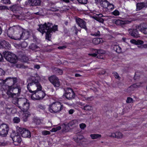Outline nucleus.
Returning <instances> with one entry per match:
<instances>
[{
  "label": "nucleus",
  "mask_w": 147,
  "mask_h": 147,
  "mask_svg": "<svg viewBox=\"0 0 147 147\" xmlns=\"http://www.w3.org/2000/svg\"><path fill=\"white\" fill-rule=\"evenodd\" d=\"M66 48V46H62L59 47H58V49H63Z\"/></svg>",
  "instance_id": "obj_57"
},
{
  "label": "nucleus",
  "mask_w": 147,
  "mask_h": 147,
  "mask_svg": "<svg viewBox=\"0 0 147 147\" xmlns=\"http://www.w3.org/2000/svg\"><path fill=\"white\" fill-rule=\"evenodd\" d=\"M61 128L60 126H58L56 127L53 128L51 130V132H55L57 131L60 130Z\"/></svg>",
  "instance_id": "obj_35"
},
{
  "label": "nucleus",
  "mask_w": 147,
  "mask_h": 147,
  "mask_svg": "<svg viewBox=\"0 0 147 147\" xmlns=\"http://www.w3.org/2000/svg\"><path fill=\"white\" fill-rule=\"evenodd\" d=\"M4 57L3 54L0 53V62L4 61Z\"/></svg>",
  "instance_id": "obj_46"
},
{
  "label": "nucleus",
  "mask_w": 147,
  "mask_h": 147,
  "mask_svg": "<svg viewBox=\"0 0 147 147\" xmlns=\"http://www.w3.org/2000/svg\"><path fill=\"white\" fill-rule=\"evenodd\" d=\"M74 28L76 30L75 34L77 35L78 30L75 26L74 27Z\"/></svg>",
  "instance_id": "obj_64"
},
{
  "label": "nucleus",
  "mask_w": 147,
  "mask_h": 147,
  "mask_svg": "<svg viewBox=\"0 0 147 147\" xmlns=\"http://www.w3.org/2000/svg\"><path fill=\"white\" fill-rule=\"evenodd\" d=\"M16 131L18 134H20L23 137L30 138L31 137L30 132L26 129L17 126L16 127Z\"/></svg>",
  "instance_id": "obj_7"
},
{
  "label": "nucleus",
  "mask_w": 147,
  "mask_h": 147,
  "mask_svg": "<svg viewBox=\"0 0 147 147\" xmlns=\"http://www.w3.org/2000/svg\"><path fill=\"white\" fill-rule=\"evenodd\" d=\"M133 100V99L132 98L129 97L127 98L126 102L127 103H131L132 102Z\"/></svg>",
  "instance_id": "obj_45"
},
{
  "label": "nucleus",
  "mask_w": 147,
  "mask_h": 147,
  "mask_svg": "<svg viewBox=\"0 0 147 147\" xmlns=\"http://www.w3.org/2000/svg\"><path fill=\"white\" fill-rule=\"evenodd\" d=\"M137 28H130L128 29V31L129 34L131 36L135 38L139 37V34Z\"/></svg>",
  "instance_id": "obj_14"
},
{
  "label": "nucleus",
  "mask_w": 147,
  "mask_h": 147,
  "mask_svg": "<svg viewBox=\"0 0 147 147\" xmlns=\"http://www.w3.org/2000/svg\"><path fill=\"white\" fill-rule=\"evenodd\" d=\"M37 94L39 100L43 99L45 95V93L42 91H37Z\"/></svg>",
  "instance_id": "obj_23"
},
{
  "label": "nucleus",
  "mask_w": 147,
  "mask_h": 147,
  "mask_svg": "<svg viewBox=\"0 0 147 147\" xmlns=\"http://www.w3.org/2000/svg\"><path fill=\"white\" fill-rule=\"evenodd\" d=\"M12 139L13 142H18V143H20L22 141L20 136L18 134L16 136H13L12 138Z\"/></svg>",
  "instance_id": "obj_22"
},
{
  "label": "nucleus",
  "mask_w": 147,
  "mask_h": 147,
  "mask_svg": "<svg viewBox=\"0 0 147 147\" xmlns=\"http://www.w3.org/2000/svg\"><path fill=\"white\" fill-rule=\"evenodd\" d=\"M9 80V82L12 83V85L8 86L9 88L7 94L9 97L12 98V102L16 106L18 105V98H16L17 96H19L21 91V88L20 86H14L15 84L17 82V78H16L8 77L5 80H1V81L4 83L7 80Z\"/></svg>",
  "instance_id": "obj_1"
},
{
  "label": "nucleus",
  "mask_w": 147,
  "mask_h": 147,
  "mask_svg": "<svg viewBox=\"0 0 147 147\" xmlns=\"http://www.w3.org/2000/svg\"><path fill=\"white\" fill-rule=\"evenodd\" d=\"M77 1L81 4H86L87 3L88 0H77Z\"/></svg>",
  "instance_id": "obj_42"
},
{
  "label": "nucleus",
  "mask_w": 147,
  "mask_h": 147,
  "mask_svg": "<svg viewBox=\"0 0 147 147\" xmlns=\"http://www.w3.org/2000/svg\"><path fill=\"white\" fill-rule=\"evenodd\" d=\"M100 4L102 6L105 8H107L108 6L111 5L113 6V5L111 4H110L107 0H106V1H105L100 2Z\"/></svg>",
  "instance_id": "obj_20"
},
{
  "label": "nucleus",
  "mask_w": 147,
  "mask_h": 147,
  "mask_svg": "<svg viewBox=\"0 0 147 147\" xmlns=\"http://www.w3.org/2000/svg\"><path fill=\"white\" fill-rule=\"evenodd\" d=\"M115 49H116V51L118 53H121V48L119 46H116L114 48Z\"/></svg>",
  "instance_id": "obj_39"
},
{
  "label": "nucleus",
  "mask_w": 147,
  "mask_h": 147,
  "mask_svg": "<svg viewBox=\"0 0 147 147\" xmlns=\"http://www.w3.org/2000/svg\"><path fill=\"white\" fill-rule=\"evenodd\" d=\"M39 107L42 109H45V107L42 105H40L39 106Z\"/></svg>",
  "instance_id": "obj_63"
},
{
  "label": "nucleus",
  "mask_w": 147,
  "mask_h": 147,
  "mask_svg": "<svg viewBox=\"0 0 147 147\" xmlns=\"http://www.w3.org/2000/svg\"><path fill=\"white\" fill-rule=\"evenodd\" d=\"M56 73L59 75H61L63 74V71L62 70L58 68H56L55 69Z\"/></svg>",
  "instance_id": "obj_37"
},
{
  "label": "nucleus",
  "mask_w": 147,
  "mask_h": 147,
  "mask_svg": "<svg viewBox=\"0 0 147 147\" xmlns=\"http://www.w3.org/2000/svg\"><path fill=\"white\" fill-rule=\"evenodd\" d=\"M88 55L90 56H92L94 57H96V56H97V54L96 53H90L88 54Z\"/></svg>",
  "instance_id": "obj_59"
},
{
  "label": "nucleus",
  "mask_w": 147,
  "mask_h": 147,
  "mask_svg": "<svg viewBox=\"0 0 147 147\" xmlns=\"http://www.w3.org/2000/svg\"><path fill=\"white\" fill-rule=\"evenodd\" d=\"M94 99V98L93 96H90L87 98H85V100L88 101H91Z\"/></svg>",
  "instance_id": "obj_50"
},
{
  "label": "nucleus",
  "mask_w": 147,
  "mask_h": 147,
  "mask_svg": "<svg viewBox=\"0 0 147 147\" xmlns=\"http://www.w3.org/2000/svg\"><path fill=\"white\" fill-rule=\"evenodd\" d=\"M97 57L98 59H103V57L102 55H98L97 56Z\"/></svg>",
  "instance_id": "obj_62"
},
{
  "label": "nucleus",
  "mask_w": 147,
  "mask_h": 147,
  "mask_svg": "<svg viewBox=\"0 0 147 147\" xmlns=\"http://www.w3.org/2000/svg\"><path fill=\"white\" fill-rule=\"evenodd\" d=\"M116 138H121L122 137V134L120 132H117L115 133Z\"/></svg>",
  "instance_id": "obj_33"
},
{
  "label": "nucleus",
  "mask_w": 147,
  "mask_h": 147,
  "mask_svg": "<svg viewBox=\"0 0 147 147\" xmlns=\"http://www.w3.org/2000/svg\"><path fill=\"white\" fill-rule=\"evenodd\" d=\"M90 136L93 139H95L98 138H100L101 137L100 134H91L90 135Z\"/></svg>",
  "instance_id": "obj_26"
},
{
  "label": "nucleus",
  "mask_w": 147,
  "mask_h": 147,
  "mask_svg": "<svg viewBox=\"0 0 147 147\" xmlns=\"http://www.w3.org/2000/svg\"><path fill=\"white\" fill-rule=\"evenodd\" d=\"M80 127L82 129H84V128L86 126V125L84 123H82L80 124Z\"/></svg>",
  "instance_id": "obj_51"
},
{
  "label": "nucleus",
  "mask_w": 147,
  "mask_h": 147,
  "mask_svg": "<svg viewBox=\"0 0 147 147\" xmlns=\"http://www.w3.org/2000/svg\"><path fill=\"white\" fill-rule=\"evenodd\" d=\"M28 2L31 6H38L41 3L40 0H28Z\"/></svg>",
  "instance_id": "obj_17"
},
{
  "label": "nucleus",
  "mask_w": 147,
  "mask_h": 147,
  "mask_svg": "<svg viewBox=\"0 0 147 147\" xmlns=\"http://www.w3.org/2000/svg\"><path fill=\"white\" fill-rule=\"evenodd\" d=\"M113 14L115 16H118L119 14V12L117 10H115L112 12Z\"/></svg>",
  "instance_id": "obj_48"
},
{
  "label": "nucleus",
  "mask_w": 147,
  "mask_h": 147,
  "mask_svg": "<svg viewBox=\"0 0 147 147\" xmlns=\"http://www.w3.org/2000/svg\"><path fill=\"white\" fill-rule=\"evenodd\" d=\"M4 73L5 72L1 68H0V76L4 74Z\"/></svg>",
  "instance_id": "obj_55"
},
{
  "label": "nucleus",
  "mask_w": 147,
  "mask_h": 147,
  "mask_svg": "<svg viewBox=\"0 0 147 147\" xmlns=\"http://www.w3.org/2000/svg\"><path fill=\"white\" fill-rule=\"evenodd\" d=\"M83 109L86 111H89L92 109V107L90 106L87 105L84 107Z\"/></svg>",
  "instance_id": "obj_36"
},
{
  "label": "nucleus",
  "mask_w": 147,
  "mask_h": 147,
  "mask_svg": "<svg viewBox=\"0 0 147 147\" xmlns=\"http://www.w3.org/2000/svg\"><path fill=\"white\" fill-rule=\"evenodd\" d=\"M102 38H95L92 40L93 43L95 45H97L102 42L101 40Z\"/></svg>",
  "instance_id": "obj_24"
},
{
  "label": "nucleus",
  "mask_w": 147,
  "mask_h": 147,
  "mask_svg": "<svg viewBox=\"0 0 147 147\" xmlns=\"http://www.w3.org/2000/svg\"><path fill=\"white\" fill-rule=\"evenodd\" d=\"M16 67L18 68L26 69L28 68L27 66H25L23 64H17L16 65Z\"/></svg>",
  "instance_id": "obj_28"
},
{
  "label": "nucleus",
  "mask_w": 147,
  "mask_h": 147,
  "mask_svg": "<svg viewBox=\"0 0 147 147\" xmlns=\"http://www.w3.org/2000/svg\"><path fill=\"white\" fill-rule=\"evenodd\" d=\"M93 18L96 20L102 23H103L104 21V19L103 18H101L94 16L93 17Z\"/></svg>",
  "instance_id": "obj_34"
},
{
  "label": "nucleus",
  "mask_w": 147,
  "mask_h": 147,
  "mask_svg": "<svg viewBox=\"0 0 147 147\" xmlns=\"http://www.w3.org/2000/svg\"><path fill=\"white\" fill-rule=\"evenodd\" d=\"M1 2L2 3L5 4H10V0H2Z\"/></svg>",
  "instance_id": "obj_47"
},
{
  "label": "nucleus",
  "mask_w": 147,
  "mask_h": 147,
  "mask_svg": "<svg viewBox=\"0 0 147 147\" xmlns=\"http://www.w3.org/2000/svg\"><path fill=\"white\" fill-rule=\"evenodd\" d=\"M74 110L73 109H71L69 111V113L70 114H72L74 112Z\"/></svg>",
  "instance_id": "obj_58"
},
{
  "label": "nucleus",
  "mask_w": 147,
  "mask_h": 147,
  "mask_svg": "<svg viewBox=\"0 0 147 147\" xmlns=\"http://www.w3.org/2000/svg\"><path fill=\"white\" fill-rule=\"evenodd\" d=\"M76 21L77 24L80 27L86 30H87V29L86 26V23L84 20L78 18L76 19Z\"/></svg>",
  "instance_id": "obj_16"
},
{
  "label": "nucleus",
  "mask_w": 147,
  "mask_h": 147,
  "mask_svg": "<svg viewBox=\"0 0 147 147\" xmlns=\"http://www.w3.org/2000/svg\"><path fill=\"white\" fill-rule=\"evenodd\" d=\"M7 50H9L11 48V45L9 42L5 41H3L0 42V46Z\"/></svg>",
  "instance_id": "obj_18"
},
{
  "label": "nucleus",
  "mask_w": 147,
  "mask_h": 147,
  "mask_svg": "<svg viewBox=\"0 0 147 147\" xmlns=\"http://www.w3.org/2000/svg\"><path fill=\"white\" fill-rule=\"evenodd\" d=\"M18 6L16 5H14L10 7V9L13 12H14L17 11L18 9Z\"/></svg>",
  "instance_id": "obj_29"
},
{
  "label": "nucleus",
  "mask_w": 147,
  "mask_h": 147,
  "mask_svg": "<svg viewBox=\"0 0 147 147\" xmlns=\"http://www.w3.org/2000/svg\"><path fill=\"white\" fill-rule=\"evenodd\" d=\"M100 32L99 31H98L97 32L95 33L94 34H93V35L96 36H99L100 35Z\"/></svg>",
  "instance_id": "obj_52"
},
{
  "label": "nucleus",
  "mask_w": 147,
  "mask_h": 147,
  "mask_svg": "<svg viewBox=\"0 0 147 147\" xmlns=\"http://www.w3.org/2000/svg\"><path fill=\"white\" fill-rule=\"evenodd\" d=\"M28 45L26 42L23 41L21 43V46L22 48H24L27 46Z\"/></svg>",
  "instance_id": "obj_38"
},
{
  "label": "nucleus",
  "mask_w": 147,
  "mask_h": 147,
  "mask_svg": "<svg viewBox=\"0 0 147 147\" xmlns=\"http://www.w3.org/2000/svg\"><path fill=\"white\" fill-rule=\"evenodd\" d=\"M130 42L136 45H143L144 42L143 41L140 40H136L134 39H131L130 40Z\"/></svg>",
  "instance_id": "obj_21"
},
{
  "label": "nucleus",
  "mask_w": 147,
  "mask_h": 147,
  "mask_svg": "<svg viewBox=\"0 0 147 147\" xmlns=\"http://www.w3.org/2000/svg\"><path fill=\"white\" fill-rule=\"evenodd\" d=\"M36 76L34 77L32 76L28 78L27 80L28 82L31 81L27 86V88L29 92L32 93L31 96V98L34 100H39L38 96L37 91H40L42 89V87L39 83L40 78L37 74Z\"/></svg>",
  "instance_id": "obj_2"
},
{
  "label": "nucleus",
  "mask_w": 147,
  "mask_h": 147,
  "mask_svg": "<svg viewBox=\"0 0 147 147\" xmlns=\"http://www.w3.org/2000/svg\"><path fill=\"white\" fill-rule=\"evenodd\" d=\"M83 136L81 135H77V138L74 139V140L77 143H78L79 141L82 140L83 138Z\"/></svg>",
  "instance_id": "obj_30"
},
{
  "label": "nucleus",
  "mask_w": 147,
  "mask_h": 147,
  "mask_svg": "<svg viewBox=\"0 0 147 147\" xmlns=\"http://www.w3.org/2000/svg\"><path fill=\"white\" fill-rule=\"evenodd\" d=\"M63 108V106L59 102H53L50 105L49 110L52 113H56L61 111Z\"/></svg>",
  "instance_id": "obj_5"
},
{
  "label": "nucleus",
  "mask_w": 147,
  "mask_h": 147,
  "mask_svg": "<svg viewBox=\"0 0 147 147\" xmlns=\"http://www.w3.org/2000/svg\"><path fill=\"white\" fill-rule=\"evenodd\" d=\"M18 105H17L19 108L21 109V108L24 111H26L29 109V103L28 100L25 98H18Z\"/></svg>",
  "instance_id": "obj_6"
},
{
  "label": "nucleus",
  "mask_w": 147,
  "mask_h": 147,
  "mask_svg": "<svg viewBox=\"0 0 147 147\" xmlns=\"http://www.w3.org/2000/svg\"><path fill=\"white\" fill-rule=\"evenodd\" d=\"M30 114L29 113H24L22 117V120L24 122H26L27 121L28 117Z\"/></svg>",
  "instance_id": "obj_27"
},
{
  "label": "nucleus",
  "mask_w": 147,
  "mask_h": 147,
  "mask_svg": "<svg viewBox=\"0 0 147 147\" xmlns=\"http://www.w3.org/2000/svg\"><path fill=\"white\" fill-rule=\"evenodd\" d=\"M77 121L76 120H73L72 121H70L69 123H68V126L69 127L72 126L74 125L76 123H77Z\"/></svg>",
  "instance_id": "obj_32"
},
{
  "label": "nucleus",
  "mask_w": 147,
  "mask_h": 147,
  "mask_svg": "<svg viewBox=\"0 0 147 147\" xmlns=\"http://www.w3.org/2000/svg\"><path fill=\"white\" fill-rule=\"evenodd\" d=\"M9 127L6 124L3 123L0 125V136H6L8 134Z\"/></svg>",
  "instance_id": "obj_11"
},
{
  "label": "nucleus",
  "mask_w": 147,
  "mask_h": 147,
  "mask_svg": "<svg viewBox=\"0 0 147 147\" xmlns=\"http://www.w3.org/2000/svg\"><path fill=\"white\" fill-rule=\"evenodd\" d=\"M49 79L55 87H59L60 86V82L59 79L55 76H51L49 78Z\"/></svg>",
  "instance_id": "obj_12"
},
{
  "label": "nucleus",
  "mask_w": 147,
  "mask_h": 147,
  "mask_svg": "<svg viewBox=\"0 0 147 147\" xmlns=\"http://www.w3.org/2000/svg\"><path fill=\"white\" fill-rule=\"evenodd\" d=\"M30 49L32 50H34L38 48L36 45L34 43L32 44L29 47Z\"/></svg>",
  "instance_id": "obj_31"
},
{
  "label": "nucleus",
  "mask_w": 147,
  "mask_h": 147,
  "mask_svg": "<svg viewBox=\"0 0 147 147\" xmlns=\"http://www.w3.org/2000/svg\"><path fill=\"white\" fill-rule=\"evenodd\" d=\"M140 31L145 34H147V24L142 23L136 26Z\"/></svg>",
  "instance_id": "obj_13"
},
{
  "label": "nucleus",
  "mask_w": 147,
  "mask_h": 147,
  "mask_svg": "<svg viewBox=\"0 0 147 147\" xmlns=\"http://www.w3.org/2000/svg\"><path fill=\"white\" fill-rule=\"evenodd\" d=\"M13 121L14 123H18L20 121V119L19 118L16 117L13 118Z\"/></svg>",
  "instance_id": "obj_40"
},
{
  "label": "nucleus",
  "mask_w": 147,
  "mask_h": 147,
  "mask_svg": "<svg viewBox=\"0 0 147 147\" xmlns=\"http://www.w3.org/2000/svg\"><path fill=\"white\" fill-rule=\"evenodd\" d=\"M95 53L97 52L99 55L104 54V51L101 49L95 50Z\"/></svg>",
  "instance_id": "obj_41"
},
{
  "label": "nucleus",
  "mask_w": 147,
  "mask_h": 147,
  "mask_svg": "<svg viewBox=\"0 0 147 147\" xmlns=\"http://www.w3.org/2000/svg\"><path fill=\"white\" fill-rule=\"evenodd\" d=\"M109 137H113V138H116V134L115 133H112L109 136Z\"/></svg>",
  "instance_id": "obj_56"
},
{
  "label": "nucleus",
  "mask_w": 147,
  "mask_h": 147,
  "mask_svg": "<svg viewBox=\"0 0 147 147\" xmlns=\"http://www.w3.org/2000/svg\"><path fill=\"white\" fill-rule=\"evenodd\" d=\"M42 135H47L50 134H51V132L50 131H44L42 132Z\"/></svg>",
  "instance_id": "obj_43"
},
{
  "label": "nucleus",
  "mask_w": 147,
  "mask_h": 147,
  "mask_svg": "<svg viewBox=\"0 0 147 147\" xmlns=\"http://www.w3.org/2000/svg\"><path fill=\"white\" fill-rule=\"evenodd\" d=\"M6 8V6H0V10H3L5 9Z\"/></svg>",
  "instance_id": "obj_60"
},
{
  "label": "nucleus",
  "mask_w": 147,
  "mask_h": 147,
  "mask_svg": "<svg viewBox=\"0 0 147 147\" xmlns=\"http://www.w3.org/2000/svg\"><path fill=\"white\" fill-rule=\"evenodd\" d=\"M144 7H147L146 2L138 3L136 4L137 11H139Z\"/></svg>",
  "instance_id": "obj_19"
},
{
  "label": "nucleus",
  "mask_w": 147,
  "mask_h": 147,
  "mask_svg": "<svg viewBox=\"0 0 147 147\" xmlns=\"http://www.w3.org/2000/svg\"><path fill=\"white\" fill-rule=\"evenodd\" d=\"M21 30H22V28L19 25L13 26L9 28L7 31V34L9 37L12 39L13 36V34L15 31H21Z\"/></svg>",
  "instance_id": "obj_10"
},
{
  "label": "nucleus",
  "mask_w": 147,
  "mask_h": 147,
  "mask_svg": "<svg viewBox=\"0 0 147 147\" xmlns=\"http://www.w3.org/2000/svg\"><path fill=\"white\" fill-rule=\"evenodd\" d=\"M113 76H114L115 78L118 79L120 78V77L117 73L115 72L113 73Z\"/></svg>",
  "instance_id": "obj_49"
},
{
  "label": "nucleus",
  "mask_w": 147,
  "mask_h": 147,
  "mask_svg": "<svg viewBox=\"0 0 147 147\" xmlns=\"http://www.w3.org/2000/svg\"><path fill=\"white\" fill-rule=\"evenodd\" d=\"M22 59L25 62H26L28 60V58L27 57L23 56L22 57Z\"/></svg>",
  "instance_id": "obj_54"
},
{
  "label": "nucleus",
  "mask_w": 147,
  "mask_h": 147,
  "mask_svg": "<svg viewBox=\"0 0 147 147\" xmlns=\"http://www.w3.org/2000/svg\"><path fill=\"white\" fill-rule=\"evenodd\" d=\"M138 47L141 49L147 48V43L142 45L138 46Z\"/></svg>",
  "instance_id": "obj_44"
},
{
  "label": "nucleus",
  "mask_w": 147,
  "mask_h": 147,
  "mask_svg": "<svg viewBox=\"0 0 147 147\" xmlns=\"http://www.w3.org/2000/svg\"><path fill=\"white\" fill-rule=\"evenodd\" d=\"M50 10L51 11H57L59 10L58 9L55 8H53V7L51 8Z\"/></svg>",
  "instance_id": "obj_53"
},
{
  "label": "nucleus",
  "mask_w": 147,
  "mask_h": 147,
  "mask_svg": "<svg viewBox=\"0 0 147 147\" xmlns=\"http://www.w3.org/2000/svg\"><path fill=\"white\" fill-rule=\"evenodd\" d=\"M133 20H126L123 21L121 20H116L115 22V23L117 25L121 26L123 28L127 24L131 23Z\"/></svg>",
  "instance_id": "obj_15"
},
{
  "label": "nucleus",
  "mask_w": 147,
  "mask_h": 147,
  "mask_svg": "<svg viewBox=\"0 0 147 147\" xmlns=\"http://www.w3.org/2000/svg\"><path fill=\"white\" fill-rule=\"evenodd\" d=\"M142 83H138L134 84L131 85L129 87V88L132 90H134V88H137L140 86Z\"/></svg>",
  "instance_id": "obj_25"
},
{
  "label": "nucleus",
  "mask_w": 147,
  "mask_h": 147,
  "mask_svg": "<svg viewBox=\"0 0 147 147\" xmlns=\"http://www.w3.org/2000/svg\"><path fill=\"white\" fill-rule=\"evenodd\" d=\"M95 3L96 4H98L99 3H100V0H95Z\"/></svg>",
  "instance_id": "obj_61"
},
{
  "label": "nucleus",
  "mask_w": 147,
  "mask_h": 147,
  "mask_svg": "<svg viewBox=\"0 0 147 147\" xmlns=\"http://www.w3.org/2000/svg\"><path fill=\"white\" fill-rule=\"evenodd\" d=\"M65 92L63 96H65L66 98L68 100H71L74 99L75 97V94L72 89L70 88H67L64 89Z\"/></svg>",
  "instance_id": "obj_9"
},
{
  "label": "nucleus",
  "mask_w": 147,
  "mask_h": 147,
  "mask_svg": "<svg viewBox=\"0 0 147 147\" xmlns=\"http://www.w3.org/2000/svg\"><path fill=\"white\" fill-rule=\"evenodd\" d=\"M18 33H16L14 34L12 39L15 40H20L21 39L24 38L25 39L27 38V37H25L26 35H28L29 32L28 31H24L22 28V30L21 31H18Z\"/></svg>",
  "instance_id": "obj_8"
},
{
  "label": "nucleus",
  "mask_w": 147,
  "mask_h": 147,
  "mask_svg": "<svg viewBox=\"0 0 147 147\" xmlns=\"http://www.w3.org/2000/svg\"><path fill=\"white\" fill-rule=\"evenodd\" d=\"M38 26L39 28L37 29L38 31L41 33L42 34L46 33L45 38L49 41L51 40L53 32H55L58 30L57 26H53L52 24L49 22L39 25Z\"/></svg>",
  "instance_id": "obj_3"
},
{
  "label": "nucleus",
  "mask_w": 147,
  "mask_h": 147,
  "mask_svg": "<svg viewBox=\"0 0 147 147\" xmlns=\"http://www.w3.org/2000/svg\"><path fill=\"white\" fill-rule=\"evenodd\" d=\"M4 57L9 62L15 63L18 61V57L14 54L8 51H5L3 52Z\"/></svg>",
  "instance_id": "obj_4"
}]
</instances>
